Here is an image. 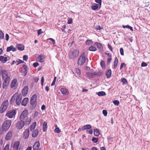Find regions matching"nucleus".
Segmentation results:
<instances>
[{"label":"nucleus","mask_w":150,"mask_h":150,"mask_svg":"<svg viewBox=\"0 0 150 150\" xmlns=\"http://www.w3.org/2000/svg\"><path fill=\"white\" fill-rule=\"evenodd\" d=\"M55 129L54 130L55 132L57 133H59L61 132V130L59 127H57V125L55 126Z\"/></svg>","instance_id":"2f4dec72"},{"label":"nucleus","mask_w":150,"mask_h":150,"mask_svg":"<svg viewBox=\"0 0 150 150\" xmlns=\"http://www.w3.org/2000/svg\"><path fill=\"white\" fill-rule=\"evenodd\" d=\"M111 71L110 69H108L106 72V75L107 78H110L111 75Z\"/></svg>","instance_id":"c85d7f7f"},{"label":"nucleus","mask_w":150,"mask_h":150,"mask_svg":"<svg viewBox=\"0 0 150 150\" xmlns=\"http://www.w3.org/2000/svg\"><path fill=\"white\" fill-rule=\"evenodd\" d=\"M24 124L25 122L23 121H18L16 124V127L18 129H21L23 127Z\"/></svg>","instance_id":"1a4fd4ad"},{"label":"nucleus","mask_w":150,"mask_h":150,"mask_svg":"<svg viewBox=\"0 0 150 150\" xmlns=\"http://www.w3.org/2000/svg\"><path fill=\"white\" fill-rule=\"evenodd\" d=\"M96 48L93 45L91 46L89 48V50L90 51H96Z\"/></svg>","instance_id":"7c9ffc66"},{"label":"nucleus","mask_w":150,"mask_h":150,"mask_svg":"<svg viewBox=\"0 0 150 150\" xmlns=\"http://www.w3.org/2000/svg\"><path fill=\"white\" fill-rule=\"evenodd\" d=\"M86 61L84 53H83L80 56L78 61V64L80 66L83 64Z\"/></svg>","instance_id":"20e7f679"},{"label":"nucleus","mask_w":150,"mask_h":150,"mask_svg":"<svg viewBox=\"0 0 150 150\" xmlns=\"http://www.w3.org/2000/svg\"><path fill=\"white\" fill-rule=\"evenodd\" d=\"M3 80L4 81L3 83V88L4 89H6L10 81V77H7Z\"/></svg>","instance_id":"0eeeda50"},{"label":"nucleus","mask_w":150,"mask_h":150,"mask_svg":"<svg viewBox=\"0 0 150 150\" xmlns=\"http://www.w3.org/2000/svg\"><path fill=\"white\" fill-rule=\"evenodd\" d=\"M1 76L3 79H4L7 77H9L8 76V73L7 71L6 70H3L2 72L1 73Z\"/></svg>","instance_id":"a211bd4d"},{"label":"nucleus","mask_w":150,"mask_h":150,"mask_svg":"<svg viewBox=\"0 0 150 150\" xmlns=\"http://www.w3.org/2000/svg\"><path fill=\"white\" fill-rule=\"evenodd\" d=\"M29 101V99L28 98H24L21 103L22 105L25 106Z\"/></svg>","instance_id":"6ab92c4d"},{"label":"nucleus","mask_w":150,"mask_h":150,"mask_svg":"<svg viewBox=\"0 0 150 150\" xmlns=\"http://www.w3.org/2000/svg\"><path fill=\"white\" fill-rule=\"evenodd\" d=\"M22 74L23 76H25L27 74V70H24L22 72Z\"/></svg>","instance_id":"3c124183"},{"label":"nucleus","mask_w":150,"mask_h":150,"mask_svg":"<svg viewBox=\"0 0 150 150\" xmlns=\"http://www.w3.org/2000/svg\"><path fill=\"white\" fill-rule=\"evenodd\" d=\"M12 45H11L9 47H8L6 49V51L7 52H9L12 50Z\"/></svg>","instance_id":"a18cd8bd"},{"label":"nucleus","mask_w":150,"mask_h":150,"mask_svg":"<svg viewBox=\"0 0 150 150\" xmlns=\"http://www.w3.org/2000/svg\"><path fill=\"white\" fill-rule=\"evenodd\" d=\"M114 104L116 106H118L120 104L119 101L118 100H115L113 101Z\"/></svg>","instance_id":"79ce46f5"},{"label":"nucleus","mask_w":150,"mask_h":150,"mask_svg":"<svg viewBox=\"0 0 150 150\" xmlns=\"http://www.w3.org/2000/svg\"><path fill=\"white\" fill-rule=\"evenodd\" d=\"M92 140L94 143H96L97 142L98 140V138H96V137H93L92 138Z\"/></svg>","instance_id":"a19ab883"},{"label":"nucleus","mask_w":150,"mask_h":150,"mask_svg":"<svg viewBox=\"0 0 150 150\" xmlns=\"http://www.w3.org/2000/svg\"><path fill=\"white\" fill-rule=\"evenodd\" d=\"M17 47L18 50L21 51L23 50L24 49V45L21 44H18Z\"/></svg>","instance_id":"a878e982"},{"label":"nucleus","mask_w":150,"mask_h":150,"mask_svg":"<svg viewBox=\"0 0 150 150\" xmlns=\"http://www.w3.org/2000/svg\"><path fill=\"white\" fill-rule=\"evenodd\" d=\"M17 81L16 79H13L10 85V87L11 88H16L17 86Z\"/></svg>","instance_id":"f8f14e48"},{"label":"nucleus","mask_w":150,"mask_h":150,"mask_svg":"<svg viewBox=\"0 0 150 150\" xmlns=\"http://www.w3.org/2000/svg\"><path fill=\"white\" fill-rule=\"evenodd\" d=\"M121 82L122 83V84H126L127 83V79L124 78H122L121 79Z\"/></svg>","instance_id":"c9c22d12"},{"label":"nucleus","mask_w":150,"mask_h":150,"mask_svg":"<svg viewBox=\"0 0 150 150\" xmlns=\"http://www.w3.org/2000/svg\"><path fill=\"white\" fill-rule=\"evenodd\" d=\"M38 133V129H36L35 130L33 131V132L32 134V136L33 137H36Z\"/></svg>","instance_id":"b1692460"},{"label":"nucleus","mask_w":150,"mask_h":150,"mask_svg":"<svg viewBox=\"0 0 150 150\" xmlns=\"http://www.w3.org/2000/svg\"><path fill=\"white\" fill-rule=\"evenodd\" d=\"M97 94L99 96H105L106 93L105 92L102 91L98 92Z\"/></svg>","instance_id":"f704fd0d"},{"label":"nucleus","mask_w":150,"mask_h":150,"mask_svg":"<svg viewBox=\"0 0 150 150\" xmlns=\"http://www.w3.org/2000/svg\"><path fill=\"white\" fill-rule=\"evenodd\" d=\"M13 135L12 132L11 131H9L6 135L5 136V139L6 140H10Z\"/></svg>","instance_id":"2eb2a0df"},{"label":"nucleus","mask_w":150,"mask_h":150,"mask_svg":"<svg viewBox=\"0 0 150 150\" xmlns=\"http://www.w3.org/2000/svg\"><path fill=\"white\" fill-rule=\"evenodd\" d=\"M75 72L78 74L80 75L81 74V72L80 70L77 68L75 69Z\"/></svg>","instance_id":"37998d69"},{"label":"nucleus","mask_w":150,"mask_h":150,"mask_svg":"<svg viewBox=\"0 0 150 150\" xmlns=\"http://www.w3.org/2000/svg\"><path fill=\"white\" fill-rule=\"evenodd\" d=\"M107 113L108 112L106 110H103V114L104 116H107Z\"/></svg>","instance_id":"09e8293b"},{"label":"nucleus","mask_w":150,"mask_h":150,"mask_svg":"<svg viewBox=\"0 0 150 150\" xmlns=\"http://www.w3.org/2000/svg\"><path fill=\"white\" fill-rule=\"evenodd\" d=\"M45 58V56L42 55H40L38 56L37 60L41 62H43L44 61L43 59Z\"/></svg>","instance_id":"412c9836"},{"label":"nucleus","mask_w":150,"mask_h":150,"mask_svg":"<svg viewBox=\"0 0 150 150\" xmlns=\"http://www.w3.org/2000/svg\"><path fill=\"white\" fill-rule=\"evenodd\" d=\"M95 1L96 3H98V4H100V6H101L102 2L101 0H95Z\"/></svg>","instance_id":"5fc2aeb1"},{"label":"nucleus","mask_w":150,"mask_h":150,"mask_svg":"<svg viewBox=\"0 0 150 150\" xmlns=\"http://www.w3.org/2000/svg\"><path fill=\"white\" fill-rule=\"evenodd\" d=\"M22 99V95L21 94H19L17 96L16 102L17 105H19L21 103Z\"/></svg>","instance_id":"ddd939ff"},{"label":"nucleus","mask_w":150,"mask_h":150,"mask_svg":"<svg viewBox=\"0 0 150 150\" xmlns=\"http://www.w3.org/2000/svg\"><path fill=\"white\" fill-rule=\"evenodd\" d=\"M100 65L103 69H105V62L103 61H101L100 62Z\"/></svg>","instance_id":"4c0bfd02"},{"label":"nucleus","mask_w":150,"mask_h":150,"mask_svg":"<svg viewBox=\"0 0 150 150\" xmlns=\"http://www.w3.org/2000/svg\"><path fill=\"white\" fill-rule=\"evenodd\" d=\"M47 123L46 122H45L43 123V131L45 132L47 130Z\"/></svg>","instance_id":"72a5a7b5"},{"label":"nucleus","mask_w":150,"mask_h":150,"mask_svg":"<svg viewBox=\"0 0 150 150\" xmlns=\"http://www.w3.org/2000/svg\"><path fill=\"white\" fill-rule=\"evenodd\" d=\"M101 7L100 4L94 3L91 6V8L93 10L98 11L100 8Z\"/></svg>","instance_id":"9b49d317"},{"label":"nucleus","mask_w":150,"mask_h":150,"mask_svg":"<svg viewBox=\"0 0 150 150\" xmlns=\"http://www.w3.org/2000/svg\"><path fill=\"white\" fill-rule=\"evenodd\" d=\"M95 29L96 30H100L102 29V28L100 25H98L96 27Z\"/></svg>","instance_id":"680f3d73"},{"label":"nucleus","mask_w":150,"mask_h":150,"mask_svg":"<svg viewBox=\"0 0 150 150\" xmlns=\"http://www.w3.org/2000/svg\"><path fill=\"white\" fill-rule=\"evenodd\" d=\"M4 34L3 32L0 31V39H2L4 38Z\"/></svg>","instance_id":"c03bdc74"},{"label":"nucleus","mask_w":150,"mask_h":150,"mask_svg":"<svg viewBox=\"0 0 150 150\" xmlns=\"http://www.w3.org/2000/svg\"><path fill=\"white\" fill-rule=\"evenodd\" d=\"M56 78H57V77H56L54 78V80L51 83V86H53L55 84V82H56Z\"/></svg>","instance_id":"8fccbe9b"},{"label":"nucleus","mask_w":150,"mask_h":150,"mask_svg":"<svg viewBox=\"0 0 150 150\" xmlns=\"http://www.w3.org/2000/svg\"><path fill=\"white\" fill-rule=\"evenodd\" d=\"M126 65L124 63H122L121 64L120 68V69L121 70L122 68H123V67L126 66Z\"/></svg>","instance_id":"de8ad7c7"},{"label":"nucleus","mask_w":150,"mask_h":150,"mask_svg":"<svg viewBox=\"0 0 150 150\" xmlns=\"http://www.w3.org/2000/svg\"><path fill=\"white\" fill-rule=\"evenodd\" d=\"M72 19L71 18L69 19L67 23L69 24H70L72 23Z\"/></svg>","instance_id":"0e129e2a"},{"label":"nucleus","mask_w":150,"mask_h":150,"mask_svg":"<svg viewBox=\"0 0 150 150\" xmlns=\"http://www.w3.org/2000/svg\"><path fill=\"white\" fill-rule=\"evenodd\" d=\"M7 108V106L6 102H4L0 108V112L1 113H3L6 110Z\"/></svg>","instance_id":"9d476101"},{"label":"nucleus","mask_w":150,"mask_h":150,"mask_svg":"<svg viewBox=\"0 0 150 150\" xmlns=\"http://www.w3.org/2000/svg\"><path fill=\"white\" fill-rule=\"evenodd\" d=\"M60 91L64 95H67L69 93L68 90L66 88H62L61 89Z\"/></svg>","instance_id":"4be33fe9"},{"label":"nucleus","mask_w":150,"mask_h":150,"mask_svg":"<svg viewBox=\"0 0 150 150\" xmlns=\"http://www.w3.org/2000/svg\"><path fill=\"white\" fill-rule=\"evenodd\" d=\"M29 135V131L28 129H26L24 132L23 137L25 139L28 138Z\"/></svg>","instance_id":"f3484780"},{"label":"nucleus","mask_w":150,"mask_h":150,"mask_svg":"<svg viewBox=\"0 0 150 150\" xmlns=\"http://www.w3.org/2000/svg\"><path fill=\"white\" fill-rule=\"evenodd\" d=\"M118 63V60L116 57L115 59L114 62V69H115L117 66Z\"/></svg>","instance_id":"cd10ccee"},{"label":"nucleus","mask_w":150,"mask_h":150,"mask_svg":"<svg viewBox=\"0 0 150 150\" xmlns=\"http://www.w3.org/2000/svg\"><path fill=\"white\" fill-rule=\"evenodd\" d=\"M24 62L23 61L20 60V59L18 60V61H16V63H17L16 65H18L21 63H23Z\"/></svg>","instance_id":"ea45409f"},{"label":"nucleus","mask_w":150,"mask_h":150,"mask_svg":"<svg viewBox=\"0 0 150 150\" xmlns=\"http://www.w3.org/2000/svg\"><path fill=\"white\" fill-rule=\"evenodd\" d=\"M37 95L36 94H35L31 97L30 100V104L31 105L30 108L31 110L34 109L37 105Z\"/></svg>","instance_id":"f03ea898"},{"label":"nucleus","mask_w":150,"mask_h":150,"mask_svg":"<svg viewBox=\"0 0 150 150\" xmlns=\"http://www.w3.org/2000/svg\"><path fill=\"white\" fill-rule=\"evenodd\" d=\"M7 60V58L6 57H4L3 56H0V61L3 63H5Z\"/></svg>","instance_id":"5701e85b"},{"label":"nucleus","mask_w":150,"mask_h":150,"mask_svg":"<svg viewBox=\"0 0 150 150\" xmlns=\"http://www.w3.org/2000/svg\"><path fill=\"white\" fill-rule=\"evenodd\" d=\"M38 35L41 34L42 33V30L41 29H39L38 31Z\"/></svg>","instance_id":"e2e57ef3"},{"label":"nucleus","mask_w":150,"mask_h":150,"mask_svg":"<svg viewBox=\"0 0 150 150\" xmlns=\"http://www.w3.org/2000/svg\"><path fill=\"white\" fill-rule=\"evenodd\" d=\"M28 88L27 86L24 87L22 91V94L23 96H25L28 93Z\"/></svg>","instance_id":"4468645a"},{"label":"nucleus","mask_w":150,"mask_h":150,"mask_svg":"<svg viewBox=\"0 0 150 150\" xmlns=\"http://www.w3.org/2000/svg\"><path fill=\"white\" fill-rule=\"evenodd\" d=\"M28 59V56L27 55H24L23 57V59L24 61H27Z\"/></svg>","instance_id":"864d4df0"},{"label":"nucleus","mask_w":150,"mask_h":150,"mask_svg":"<svg viewBox=\"0 0 150 150\" xmlns=\"http://www.w3.org/2000/svg\"><path fill=\"white\" fill-rule=\"evenodd\" d=\"M91 128V126L90 125H87L83 126L82 127V130L85 129H89Z\"/></svg>","instance_id":"393cba45"},{"label":"nucleus","mask_w":150,"mask_h":150,"mask_svg":"<svg viewBox=\"0 0 150 150\" xmlns=\"http://www.w3.org/2000/svg\"><path fill=\"white\" fill-rule=\"evenodd\" d=\"M93 44V41L91 40H87L86 42V45H90Z\"/></svg>","instance_id":"58836bf2"},{"label":"nucleus","mask_w":150,"mask_h":150,"mask_svg":"<svg viewBox=\"0 0 150 150\" xmlns=\"http://www.w3.org/2000/svg\"><path fill=\"white\" fill-rule=\"evenodd\" d=\"M28 114V111L27 110H25L22 112L19 119L21 121L24 120L25 118L27 117V115Z\"/></svg>","instance_id":"6e6552de"},{"label":"nucleus","mask_w":150,"mask_h":150,"mask_svg":"<svg viewBox=\"0 0 150 150\" xmlns=\"http://www.w3.org/2000/svg\"><path fill=\"white\" fill-rule=\"evenodd\" d=\"M147 66V64L144 62H142L141 64V66L142 67H145Z\"/></svg>","instance_id":"4d7b16f0"},{"label":"nucleus","mask_w":150,"mask_h":150,"mask_svg":"<svg viewBox=\"0 0 150 150\" xmlns=\"http://www.w3.org/2000/svg\"><path fill=\"white\" fill-rule=\"evenodd\" d=\"M94 134L96 136H98L100 134V132L98 129H95L93 130Z\"/></svg>","instance_id":"bb28decb"},{"label":"nucleus","mask_w":150,"mask_h":150,"mask_svg":"<svg viewBox=\"0 0 150 150\" xmlns=\"http://www.w3.org/2000/svg\"><path fill=\"white\" fill-rule=\"evenodd\" d=\"M36 122H34L32 125L30 127V130L32 131L34 129H35L36 125Z\"/></svg>","instance_id":"c756f323"},{"label":"nucleus","mask_w":150,"mask_h":150,"mask_svg":"<svg viewBox=\"0 0 150 150\" xmlns=\"http://www.w3.org/2000/svg\"><path fill=\"white\" fill-rule=\"evenodd\" d=\"M79 53V51L78 50H74L71 53L69 54V58L72 59H74L78 56Z\"/></svg>","instance_id":"423d86ee"},{"label":"nucleus","mask_w":150,"mask_h":150,"mask_svg":"<svg viewBox=\"0 0 150 150\" xmlns=\"http://www.w3.org/2000/svg\"><path fill=\"white\" fill-rule=\"evenodd\" d=\"M39 65V64L38 62H35L33 64V66L35 67H37Z\"/></svg>","instance_id":"bf43d9fd"},{"label":"nucleus","mask_w":150,"mask_h":150,"mask_svg":"<svg viewBox=\"0 0 150 150\" xmlns=\"http://www.w3.org/2000/svg\"><path fill=\"white\" fill-rule=\"evenodd\" d=\"M35 82L37 83L39 80V78L38 77H35L34 79Z\"/></svg>","instance_id":"69168bd1"},{"label":"nucleus","mask_w":150,"mask_h":150,"mask_svg":"<svg viewBox=\"0 0 150 150\" xmlns=\"http://www.w3.org/2000/svg\"><path fill=\"white\" fill-rule=\"evenodd\" d=\"M96 44L98 48L100 49V50H102L103 49V47L101 44L99 42H96L94 44V45Z\"/></svg>","instance_id":"473e14b6"},{"label":"nucleus","mask_w":150,"mask_h":150,"mask_svg":"<svg viewBox=\"0 0 150 150\" xmlns=\"http://www.w3.org/2000/svg\"><path fill=\"white\" fill-rule=\"evenodd\" d=\"M11 124V121L10 120L5 121L0 128V135H2L4 134V132L7 131L10 128Z\"/></svg>","instance_id":"f257e3e1"},{"label":"nucleus","mask_w":150,"mask_h":150,"mask_svg":"<svg viewBox=\"0 0 150 150\" xmlns=\"http://www.w3.org/2000/svg\"><path fill=\"white\" fill-rule=\"evenodd\" d=\"M108 48L112 52V51H113L112 48V47L109 44H108Z\"/></svg>","instance_id":"052dcab7"},{"label":"nucleus","mask_w":150,"mask_h":150,"mask_svg":"<svg viewBox=\"0 0 150 150\" xmlns=\"http://www.w3.org/2000/svg\"><path fill=\"white\" fill-rule=\"evenodd\" d=\"M16 114V111L15 110H9L7 112L6 115L9 118H12L15 117Z\"/></svg>","instance_id":"39448f33"},{"label":"nucleus","mask_w":150,"mask_h":150,"mask_svg":"<svg viewBox=\"0 0 150 150\" xmlns=\"http://www.w3.org/2000/svg\"><path fill=\"white\" fill-rule=\"evenodd\" d=\"M111 60H112V59H111V57H110V58H108V59L107 61V62L108 64H109L110 63V62H111Z\"/></svg>","instance_id":"338daca9"},{"label":"nucleus","mask_w":150,"mask_h":150,"mask_svg":"<svg viewBox=\"0 0 150 150\" xmlns=\"http://www.w3.org/2000/svg\"><path fill=\"white\" fill-rule=\"evenodd\" d=\"M123 51L124 50L123 48H121L120 49V52L121 54L122 55H124Z\"/></svg>","instance_id":"603ef678"},{"label":"nucleus","mask_w":150,"mask_h":150,"mask_svg":"<svg viewBox=\"0 0 150 150\" xmlns=\"http://www.w3.org/2000/svg\"><path fill=\"white\" fill-rule=\"evenodd\" d=\"M20 142L18 141L16 142L13 145V149L14 150H18L19 145Z\"/></svg>","instance_id":"aec40b11"},{"label":"nucleus","mask_w":150,"mask_h":150,"mask_svg":"<svg viewBox=\"0 0 150 150\" xmlns=\"http://www.w3.org/2000/svg\"><path fill=\"white\" fill-rule=\"evenodd\" d=\"M40 146V142L39 141L36 142L33 146V150H38Z\"/></svg>","instance_id":"dca6fc26"},{"label":"nucleus","mask_w":150,"mask_h":150,"mask_svg":"<svg viewBox=\"0 0 150 150\" xmlns=\"http://www.w3.org/2000/svg\"><path fill=\"white\" fill-rule=\"evenodd\" d=\"M9 39V36L8 34H6V40L8 41Z\"/></svg>","instance_id":"774afa93"},{"label":"nucleus","mask_w":150,"mask_h":150,"mask_svg":"<svg viewBox=\"0 0 150 150\" xmlns=\"http://www.w3.org/2000/svg\"><path fill=\"white\" fill-rule=\"evenodd\" d=\"M9 148V145L8 144L6 146L3 150H8Z\"/></svg>","instance_id":"6e6d98bb"},{"label":"nucleus","mask_w":150,"mask_h":150,"mask_svg":"<svg viewBox=\"0 0 150 150\" xmlns=\"http://www.w3.org/2000/svg\"><path fill=\"white\" fill-rule=\"evenodd\" d=\"M16 94L14 95L11 98V100H10V103L12 104L14 103L15 101V96L16 95Z\"/></svg>","instance_id":"e433bc0d"},{"label":"nucleus","mask_w":150,"mask_h":150,"mask_svg":"<svg viewBox=\"0 0 150 150\" xmlns=\"http://www.w3.org/2000/svg\"><path fill=\"white\" fill-rule=\"evenodd\" d=\"M103 73L101 71L94 72L93 73L89 72H86L87 76L89 78H92L95 77V76H100L102 75Z\"/></svg>","instance_id":"7ed1b4c3"},{"label":"nucleus","mask_w":150,"mask_h":150,"mask_svg":"<svg viewBox=\"0 0 150 150\" xmlns=\"http://www.w3.org/2000/svg\"><path fill=\"white\" fill-rule=\"evenodd\" d=\"M66 27V26L65 25H64L62 26L61 30L63 32H64L65 31V29Z\"/></svg>","instance_id":"13d9d810"},{"label":"nucleus","mask_w":150,"mask_h":150,"mask_svg":"<svg viewBox=\"0 0 150 150\" xmlns=\"http://www.w3.org/2000/svg\"><path fill=\"white\" fill-rule=\"evenodd\" d=\"M44 81V76H43L42 78L41 79V85L42 86H43V83Z\"/></svg>","instance_id":"49530a36"}]
</instances>
